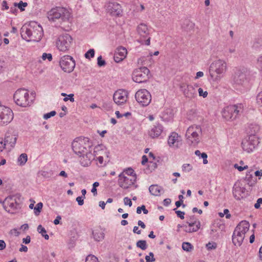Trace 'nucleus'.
<instances>
[{
	"instance_id": "nucleus-1",
	"label": "nucleus",
	"mask_w": 262,
	"mask_h": 262,
	"mask_svg": "<svg viewBox=\"0 0 262 262\" xmlns=\"http://www.w3.org/2000/svg\"><path fill=\"white\" fill-rule=\"evenodd\" d=\"M72 147L74 153L80 158V163L83 166H88L91 162L95 159L98 154L100 146L94 148V154L91 152L92 144L86 137H78L75 138L72 143Z\"/></svg>"
},
{
	"instance_id": "nucleus-45",
	"label": "nucleus",
	"mask_w": 262,
	"mask_h": 262,
	"mask_svg": "<svg viewBox=\"0 0 262 262\" xmlns=\"http://www.w3.org/2000/svg\"><path fill=\"white\" fill-rule=\"evenodd\" d=\"M97 64L99 67H103L106 64V62L102 59V56H100L97 58Z\"/></svg>"
},
{
	"instance_id": "nucleus-40",
	"label": "nucleus",
	"mask_w": 262,
	"mask_h": 262,
	"mask_svg": "<svg viewBox=\"0 0 262 262\" xmlns=\"http://www.w3.org/2000/svg\"><path fill=\"white\" fill-rule=\"evenodd\" d=\"M95 55V50L93 49H90L88 51H87L85 54L84 56L87 59H90V58H92Z\"/></svg>"
},
{
	"instance_id": "nucleus-14",
	"label": "nucleus",
	"mask_w": 262,
	"mask_h": 262,
	"mask_svg": "<svg viewBox=\"0 0 262 262\" xmlns=\"http://www.w3.org/2000/svg\"><path fill=\"white\" fill-rule=\"evenodd\" d=\"M247 82V74L245 70L237 69L232 76V83L235 85H242Z\"/></svg>"
},
{
	"instance_id": "nucleus-57",
	"label": "nucleus",
	"mask_w": 262,
	"mask_h": 262,
	"mask_svg": "<svg viewBox=\"0 0 262 262\" xmlns=\"http://www.w3.org/2000/svg\"><path fill=\"white\" fill-rule=\"evenodd\" d=\"M6 145L5 142H3V140L0 139V152H2L6 148Z\"/></svg>"
},
{
	"instance_id": "nucleus-50",
	"label": "nucleus",
	"mask_w": 262,
	"mask_h": 262,
	"mask_svg": "<svg viewBox=\"0 0 262 262\" xmlns=\"http://www.w3.org/2000/svg\"><path fill=\"white\" fill-rule=\"evenodd\" d=\"M256 102L258 105L262 106V91L257 95Z\"/></svg>"
},
{
	"instance_id": "nucleus-33",
	"label": "nucleus",
	"mask_w": 262,
	"mask_h": 262,
	"mask_svg": "<svg viewBox=\"0 0 262 262\" xmlns=\"http://www.w3.org/2000/svg\"><path fill=\"white\" fill-rule=\"evenodd\" d=\"M37 231L41 234V235L44 237L46 239H49V236L46 233L47 231L45 228H43L41 225L38 226L37 228Z\"/></svg>"
},
{
	"instance_id": "nucleus-3",
	"label": "nucleus",
	"mask_w": 262,
	"mask_h": 262,
	"mask_svg": "<svg viewBox=\"0 0 262 262\" xmlns=\"http://www.w3.org/2000/svg\"><path fill=\"white\" fill-rule=\"evenodd\" d=\"M47 17L50 21L61 23L69 21L71 14L66 8L56 7L48 12Z\"/></svg>"
},
{
	"instance_id": "nucleus-46",
	"label": "nucleus",
	"mask_w": 262,
	"mask_h": 262,
	"mask_svg": "<svg viewBox=\"0 0 262 262\" xmlns=\"http://www.w3.org/2000/svg\"><path fill=\"white\" fill-rule=\"evenodd\" d=\"M173 210L175 211L176 213L177 214L178 217H180L181 219H184L185 212L184 211H181L180 210H177V208H174Z\"/></svg>"
},
{
	"instance_id": "nucleus-6",
	"label": "nucleus",
	"mask_w": 262,
	"mask_h": 262,
	"mask_svg": "<svg viewBox=\"0 0 262 262\" xmlns=\"http://www.w3.org/2000/svg\"><path fill=\"white\" fill-rule=\"evenodd\" d=\"M243 108L242 103L229 105L223 112V116L227 120H234L243 113Z\"/></svg>"
},
{
	"instance_id": "nucleus-54",
	"label": "nucleus",
	"mask_w": 262,
	"mask_h": 262,
	"mask_svg": "<svg viewBox=\"0 0 262 262\" xmlns=\"http://www.w3.org/2000/svg\"><path fill=\"white\" fill-rule=\"evenodd\" d=\"M200 156L203 159V163L204 164H207L208 163V161L207 160V155L205 152H203V153H201Z\"/></svg>"
},
{
	"instance_id": "nucleus-49",
	"label": "nucleus",
	"mask_w": 262,
	"mask_h": 262,
	"mask_svg": "<svg viewBox=\"0 0 262 262\" xmlns=\"http://www.w3.org/2000/svg\"><path fill=\"white\" fill-rule=\"evenodd\" d=\"M198 93L200 96H202L203 98L207 97L208 95V92L207 91H204L202 88L198 89Z\"/></svg>"
},
{
	"instance_id": "nucleus-9",
	"label": "nucleus",
	"mask_w": 262,
	"mask_h": 262,
	"mask_svg": "<svg viewBox=\"0 0 262 262\" xmlns=\"http://www.w3.org/2000/svg\"><path fill=\"white\" fill-rule=\"evenodd\" d=\"M137 101L143 106H147L151 102L150 93L146 89L138 90L135 94Z\"/></svg>"
},
{
	"instance_id": "nucleus-32",
	"label": "nucleus",
	"mask_w": 262,
	"mask_h": 262,
	"mask_svg": "<svg viewBox=\"0 0 262 262\" xmlns=\"http://www.w3.org/2000/svg\"><path fill=\"white\" fill-rule=\"evenodd\" d=\"M28 160V156L26 154H21L17 159V162L20 166L24 165Z\"/></svg>"
},
{
	"instance_id": "nucleus-10",
	"label": "nucleus",
	"mask_w": 262,
	"mask_h": 262,
	"mask_svg": "<svg viewBox=\"0 0 262 262\" xmlns=\"http://www.w3.org/2000/svg\"><path fill=\"white\" fill-rule=\"evenodd\" d=\"M72 41V37L67 33H64L58 37L56 42L57 47L60 51L65 52L69 49Z\"/></svg>"
},
{
	"instance_id": "nucleus-64",
	"label": "nucleus",
	"mask_w": 262,
	"mask_h": 262,
	"mask_svg": "<svg viewBox=\"0 0 262 262\" xmlns=\"http://www.w3.org/2000/svg\"><path fill=\"white\" fill-rule=\"evenodd\" d=\"M145 260L146 262H154L156 260V259L155 258H150L149 256L146 255L145 256Z\"/></svg>"
},
{
	"instance_id": "nucleus-8",
	"label": "nucleus",
	"mask_w": 262,
	"mask_h": 262,
	"mask_svg": "<svg viewBox=\"0 0 262 262\" xmlns=\"http://www.w3.org/2000/svg\"><path fill=\"white\" fill-rule=\"evenodd\" d=\"M227 70L226 62L223 60L219 59L214 61L210 66L209 72L212 78L213 77V73L217 75H223Z\"/></svg>"
},
{
	"instance_id": "nucleus-5",
	"label": "nucleus",
	"mask_w": 262,
	"mask_h": 262,
	"mask_svg": "<svg viewBox=\"0 0 262 262\" xmlns=\"http://www.w3.org/2000/svg\"><path fill=\"white\" fill-rule=\"evenodd\" d=\"M201 134L202 129L200 126L194 125L189 127L186 133L188 144L196 145L200 141Z\"/></svg>"
},
{
	"instance_id": "nucleus-20",
	"label": "nucleus",
	"mask_w": 262,
	"mask_h": 262,
	"mask_svg": "<svg viewBox=\"0 0 262 262\" xmlns=\"http://www.w3.org/2000/svg\"><path fill=\"white\" fill-rule=\"evenodd\" d=\"M108 12L113 16H119L122 12L121 5L117 2H111L107 6Z\"/></svg>"
},
{
	"instance_id": "nucleus-47",
	"label": "nucleus",
	"mask_w": 262,
	"mask_h": 262,
	"mask_svg": "<svg viewBox=\"0 0 262 262\" xmlns=\"http://www.w3.org/2000/svg\"><path fill=\"white\" fill-rule=\"evenodd\" d=\"M42 58L44 60L48 59L49 61H51L52 59V56L50 53H44L42 55Z\"/></svg>"
},
{
	"instance_id": "nucleus-16",
	"label": "nucleus",
	"mask_w": 262,
	"mask_h": 262,
	"mask_svg": "<svg viewBox=\"0 0 262 262\" xmlns=\"http://www.w3.org/2000/svg\"><path fill=\"white\" fill-rule=\"evenodd\" d=\"M127 96V91L124 90H118L114 94L113 100L117 104L121 105L126 102Z\"/></svg>"
},
{
	"instance_id": "nucleus-29",
	"label": "nucleus",
	"mask_w": 262,
	"mask_h": 262,
	"mask_svg": "<svg viewBox=\"0 0 262 262\" xmlns=\"http://www.w3.org/2000/svg\"><path fill=\"white\" fill-rule=\"evenodd\" d=\"M7 200L12 201L17 205H19L20 206V203L21 202V195L19 194H16L13 195H10L7 197Z\"/></svg>"
},
{
	"instance_id": "nucleus-34",
	"label": "nucleus",
	"mask_w": 262,
	"mask_h": 262,
	"mask_svg": "<svg viewBox=\"0 0 262 262\" xmlns=\"http://www.w3.org/2000/svg\"><path fill=\"white\" fill-rule=\"evenodd\" d=\"M136 246L143 250H146L147 248L146 242L145 240L138 241L136 243Z\"/></svg>"
},
{
	"instance_id": "nucleus-22",
	"label": "nucleus",
	"mask_w": 262,
	"mask_h": 262,
	"mask_svg": "<svg viewBox=\"0 0 262 262\" xmlns=\"http://www.w3.org/2000/svg\"><path fill=\"white\" fill-rule=\"evenodd\" d=\"M245 233L239 231L238 228L235 229L232 235V242L235 246H240L244 239Z\"/></svg>"
},
{
	"instance_id": "nucleus-24",
	"label": "nucleus",
	"mask_w": 262,
	"mask_h": 262,
	"mask_svg": "<svg viewBox=\"0 0 262 262\" xmlns=\"http://www.w3.org/2000/svg\"><path fill=\"white\" fill-rule=\"evenodd\" d=\"M137 32L143 38H146L149 34V30L144 24H141L138 26Z\"/></svg>"
},
{
	"instance_id": "nucleus-44",
	"label": "nucleus",
	"mask_w": 262,
	"mask_h": 262,
	"mask_svg": "<svg viewBox=\"0 0 262 262\" xmlns=\"http://www.w3.org/2000/svg\"><path fill=\"white\" fill-rule=\"evenodd\" d=\"M188 224L189 228H193L196 226H198V230L200 228L201 223L200 222H186Z\"/></svg>"
},
{
	"instance_id": "nucleus-27",
	"label": "nucleus",
	"mask_w": 262,
	"mask_h": 262,
	"mask_svg": "<svg viewBox=\"0 0 262 262\" xmlns=\"http://www.w3.org/2000/svg\"><path fill=\"white\" fill-rule=\"evenodd\" d=\"M249 226L250 225L248 222L243 221L237 225L235 229L238 228L239 232L245 234L248 231Z\"/></svg>"
},
{
	"instance_id": "nucleus-38",
	"label": "nucleus",
	"mask_w": 262,
	"mask_h": 262,
	"mask_svg": "<svg viewBox=\"0 0 262 262\" xmlns=\"http://www.w3.org/2000/svg\"><path fill=\"white\" fill-rule=\"evenodd\" d=\"M250 172L251 171H249L247 173L245 180L248 182V185L252 186L253 183L251 182V180L252 179V174H251Z\"/></svg>"
},
{
	"instance_id": "nucleus-7",
	"label": "nucleus",
	"mask_w": 262,
	"mask_h": 262,
	"mask_svg": "<svg viewBox=\"0 0 262 262\" xmlns=\"http://www.w3.org/2000/svg\"><path fill=\"white\" fill-rule=\"evenodd\" d=\"M149 69L145 67L136 69L133 73V80L137 83L146 82L149 79Z\"/></svg>"
},
{
	"instance_id": "nucleus-52",
	"label": "nucleus",
	"mask_w": 262,
	"mask_h": 262,
	"mask_svg": "<svg viewBox=\"0 0 262 262\" xmlns=\"http://www.w3.org/2000/svg\"><path fill=\"white\" fill-rule=\"evenodd\" d=\"M124 203L125 205H128L129 207H131L132 205V202L131 200L128 197H125L124 198Z\"/></svg>"
},
{
	"instance_id": "nucleus-43",
	"label": "nucleus",
	"mask_w": 262,
	"mask_h": 262,
	"mask_svg": "<svg viewBox=\"0 0 262 262\" xmlns=\"http://www.w3.org/2000/svg\"><path fill=\"white\" fill-rule=\"evenodd\" d=\"M141 211H143L144 214H147L148 212V210H147L145 208V206L143 205L140 207H138L137 208V213L138 214H141Z\"/></svg>"
},
{
	"instance_id": "nucleus-36",
	"label": "nucleus",
	"mask_w": 262,
	"mask_h": 262,
	"mask_svg": "<svg viewBox=\"0 0 262 262\" xmlns=\"http://www.w3.org/2000/svg\"><path fill=\"white\" fill-rule=\"evenodd\" d=\"M43 204L41 202L37 203L34 208V214L36 215H38L42 208Z\"/></svg>"
},
{
	"instance_id": "nucleus-19",
	"label": "nucleus",
	"mask_w": 262,
	"mask_h": 262,
	"mask_svg": "<svg viewBox=\"0 0 262 262\" xmlns=\"http://www.w3.org/2000/svg\"><path fill=\"white\" fill-rule=\"evenodd\" d=\"M181 136L176 132H172L169 136L168 144L170 147L178 148L181 144Z\"/></svg>"
},
{
	"instance_id": "nucleus-42",
	"label": "nucleus",
	"mask_w": 262,
	"mask_h": 262,
	"mask_svg": "<svg viewBox=\"0 0 262 262\" xmlns=\"http://www.w3.org/2000/svg\"><path fill=\"white\" fill-rule=\"evenodd\" d=\"M182 168L184 172H189L192 169V166L189 164H184L182 165Z\"/></svg>"
},
{
	"instance_id": "nucleus-37",
	"label": "nucleus",
	"mask_w": 262,
	"mask_h": 262,
	"mask_svg": "<svg viewBox=\"0 0 262 262\" xmlns=\"http://www.w3.org/2000/svg\"><path fill=\"white\" fill-rule=\"evenodd\" d=\"M28 6V4L23 1H20L18 3H14V6H17L18 8L21 11H24L25 9L23 7H26Z\"/></svg>"
},
{
	"instance_id": "nucleus-51",
	"label": "nucleus",
	"mask_w": 262,
	"mask_h": 262,
	"mask_svg": "<svg viewBox=\"0 0 262 262\" xmlns=\"http://www.w3.org/2000/svg\"><path fill=\"white\" fill-rule=\"evenodd\" d=\"M234 167L236 169H237L238 171H242L245 169H246L248 168V166L246 165L244 166H239L237 164H235L234 165Z\"/></svg>"
},
{
	"instance_id": "nucleus-17",
	"label": "nucleus",
	"mask_w": 262,
	"mask_h": 262,
	"mask_svg": "<svg viewBox=\"0 0 262 262\" xmlns=\"http://www.w3.org/2000/svg\"><path fill=\"white\" fill-rule=\"evenodd\" d=\"M246 188L241 187L239 184L236 183L233 187V194L234 197L237 200L245 198L248 193L246 191Z\"/></svg>"
},
{
	"instance_id": "nucleus-59",
	"label": "nucleus",
	"mask_w": 262,
	"mask_h": 262,
	"mask_svg": "<svg viewBox=\"0 0 262 262\" xmlns=\"http://www.w3.org/2000/svg\"><path fill=\"white\" fill-rule=\"evenodd\" d=\"M206 247L208 249H214L216 248V244H214V245L211 244V243H209L206 245Z\"/></svg>"
},
{
	"instance_id": "nucleus-15",
	"label": "nucleus",
	"mask_w": 262,
	"mask_h": 262,
	"mask_svg": "<svg viewBox=\"0 0 262 262\" xmlns=\"http://www.w3.org/2000/svg\"><path fill=\"white\" fill-rule=\"evenodd\" d=\"M136 181L135 177L133 176L129 178L128 177L125 176L124 172H122L119 175L118 184L123 189L128 188L134 184Z\"/></svg>"
},
{
	"instance_id": "nucleus-56",
	"label": "nucleus",
	"mask_w": 262,
	"mask_h": 262,
	"mask_svg": "<svg viewBox=\"0 0 262 262\" xmlns=\"http://www.w3.org/2000/svg\"><path fill=\"white\" fill-rule=\"evenodd\" d=\"M68 96L69 97V98H68V97L64 98H63V101H67L68 100H70V101H71V102H74V94H69L68 95Z\"/></svg>"
},
{
	"instance_id": "nucleus-61",
	"label": "nucleus",
	"mask_w": 262,
	"mask_h": 262,
	"mask_svg": "<svg viewBox=\"0 0 262 262\" xmlns=\"http://www.w3.org/2000/svg\"><path fill=\"white\" fill-rule=\"evenodd\" d=\"M148 162V158L146 156L143 155L142 157L141 163L142 165H145Z\"/></svg>"
},
{
	"instance_id": "nucleus-18",
	"label": "nucleus",
	"mask_w": 262,
	"mask_h": 262,
	"mask_svg": "<svg viewBox=\"0 0 262 262\" xmlns=\"http://www.w3.org/2000/svg\"><path fill=\"white\" fill-rule=\"evenodd\" d=\"M181 89L184 95L187 98L192 99L196 96L195 89L194 87L191 85H185L183 84L181 86Z\"/></svg>"
},
{
	"instance_id": "nucleus-23",
	"label": "nucleus",
	"mask_w": 262,
	"mask_h": 262,
	"mask_svg": "<svg viewBox=\"0 0 262 262\" xmlns=\"http://www.w3.org/2000/svg\"><path fill=\"white\" fill-rule=\"evenodd\" d=\"M163 130V127L162 125L157 123L149 131V135L152 138L158 137L161 134Z\"/></svg>"
},
{
	"instance_id": "nucleus-53",
	"label": "nucleus",
	"mask_w": 262,
	"mask_h": 262,
	"mask_svg": "<svg viewBox=\"0 0 262 262\" xmlns=\"http://www.w3.org/2000/svg\"><path fill=\"white\" fill-rule=\"evenodd\" d=\"M84 198H83L82 196H78L76 198V200L77 202L79 205L82 206L84 204V201H83Z\"/></svg>"
},
{
	"instance_id": "nucleus-58",
	"label": "nucleus",
	"mask_w": 262,
	"mask_h": 262,
	"mask_svg": "<svg viewBox=\"0 0 262 262\" xmlns=\"http://www.w3.org/2000/svg\"><path fill=\"white\" fill-rule=\"evenodd\" d=\"M187 222H200L199 220H198L194 215H191L189 216L188 218V220Z\"/></svg>"
},
{
	"instance_id": "nucleus-35",
	"label": "nucleus",
	"mask_w": 262,
	"mask_h": 262,
	"mask_svg": "<svg viewBox=\"0 0 262 262\" xmlns=\"http://www.w3.org/2000/svg\"><path fill=\"white\" fill-rule=\"evenodd\" d=\"M193 248V246L188 242H184L182 244V249L187 252L190 251Z\"/></svg>"
},
{
	"instance_id": "nucleus-63",
	"label": "nucleus",
	"mask_w": 262,
	"mask_h": 262,
	"mask_svg": "<svg viewBox=\"0 0 262 262\" xmlns=\"http://www.w3.org/2000/svg\"><path fill=\"white\" fill-rule=\"evenodd\" d=\"M257 64L259 67L262 68V56H259L257 60Z\"/></svg>"
},
{
	"instance_id": "nucleus-13",
	"label": "nucleus",
	"mask_w": 262,
	"mask_h": 262,
	"mask_svg": "<svg viewBox=\"0 0 262 262\" xmlns=\"http://www.w3.org/2000/svg\"><path fill=\"white\" fill-rule=\"evenodd\" d=\"M259 141L256 136L249 135L248 139L244 140L242 143L243 149L248 152L253 151Z\"/></svg>"
},
{
	"instance_id": "nucleus-60",
	"label": "nucleus",
	"mask_w": 262,
	"mask_h": 262,
	"mask_svg": "<svg viewBox=\"0 0 262 262\" xmlns=\"http://www.w3.org/2000/svg\"><path fill=\"white\" fill-rule=\"evenodd\" d=\"M10 233L12 234H14L16 236H18L20 234L19 232L16 228L12 229L10 231Z\"/></svg>"
},
{
	"instance_id": "nucleus-39",
	"label": "nucleus",
	"mask_w": 262,
	"mask_h": 262,
	"mask_svg": "<svg viewBox=\"0 0 262 262\" xmlns=\"http://www.w3.org/2000/svg\"><path fill=\"white\" fill-rule=\"evenodd\" d=\"M184 231L186 232L191 233L196 232L198 230V226H196L193 228H189V226L184 225Z\"/></svg>"
},
{
	"instance_id": "nucleus-31",
	"label": "nucleus",
	"mask_w": 262,
	"mask_h": 262,
	"mask_svg": "<svg viewBox=\"0 0 262 262\" xmlns=\"http://www.w3.org/2000/svg\"><path fill=\"white\" fill-rule=\"evenodd\" d=\"M93 235L95 241L99 242L104 237V234L100 231H95L93 232Z\"/></svg>"
},
{
	"instance_id": "nucleus-30",
	"label": "nucleus",
	"mask_w": 262,
	"mask_h": 262,
	"mask_svg": "<svg viewBox=\"0 0 262 262\" xmlns=\"http://www.w3.org/2000/svg\"><path fill=\"white\" fill-rule=\"evenodd\" d=\"M249 132L250 135L256 136V134L259 132L260 127L257 124H251L249 126Z\"/></svg>"
},
{
	"instance_id": "nucleus-25",
	"label": "nucleus",
	"mask_w": 262,
	"mask_h": 262,
	"mask_svg": "<svg viewBox=\"0 0 262 262\" xmlns=\"http://www.w3.org/2000/svg\"><path fill=\"white\" fill-rule=\"evenodd\" d=\"M17 139V137L15 135H12L9 133H7L6 134L4 141L6 144H9L10 145L11 147H14L16 144Z\"/></svg>"
},
{
	"instance_id": "nucleus-4",
	"label": "nucleus",
	"mask_w": 262,
	"mask_h": 262,
	"mask_svg": "<svg viewBox=\"0 0 262 262\" xmlns=\"http://www.w3.org/2000/svg\"><path fill=\"white\" fill-rule=\"evenodd\" d=\"M13 99L15 103L21 107H27L32 102L30 99L28 91L25 89H18L14 94Z\"/></svg>"
},
{
	"instance_id": "nucleus-62",
	"label": "nucleus",
	"mask_w": 262,
	"mask_h": 262,
	"mask_svg": "<svg viewBox=\"0 0 262 262\" xmlns=\"http://www.w3.org/2000/svg\"><path fill=\"white\" fill-rule=\"evenodd\" d=\"M30 241H31V238H30V236L29 235L27 236V237L26 238H24L23 239V243H25V244H28L30 243Z\"/></svg>"
},
{
	"instance_id": "nucleus-26",
	"label": "nucleus",
	"mask_w": 262,
	"mask_h": 262,
	"mask_svg": "<svg viewBox=\"0 0 262 262\" xmlns=\"http://www.w3.org/2000/svg\"><path fill=\"white\" fill-rule=\"evenodd\" d=\"M149 191L151 194L155 196H160L161 192H164L163 188L158 185H152L150 186Z\"/></svg>"
},
{
	"instance_id": "nucleus-2",
	"label": "nucleus",
	"mask_w": 262,
	"mask_h": 262,
	"mask_svg": "<svg viewBox=\"0 0 262 262\" xmlns=\"http://www.w3.org/2000/svg\"><path fill=\"white\" fill-rule=\"evenodd\" d=\"M21 37L27 41H39L43 36L41 26L35 21L23 26L20 29Z\"/></svg>"
},
{
	"instance_id": "nucleus-21",
	"label": "nucleus",
	"mask_w": 262,
	"mask_h": 262,
	"mask_svg": "<svg viewBox=\"0 0 262 262\" xmlns=\"http://www.w3.org/2000/svg\"><path fill=\"white\" fill-rule=\"evenodd\" d=\"M127 53V50L125 48L122 47L118 48L114 56L115 61L117 63L122 61L126 57Z\"/></svg>"
},
{
	"instance_id": "nucleus-12",
	"label": "nucleus",
	"mask_w": 262,
	"mask_h": 262,
	"mask_svg": "<svg viewBox=\"0 0 262 262\" xmlns=\"http://www.w3.org/2000/svg\"><path fill=\"white\" fill-rule=\"evenodd\" d=\"M59 64L62 70L67 73L72 72L75 66V60L69 55L62 56L60 59Z\"/></svg>"
},
{
	"instance_id": "nucleus-28",
	"label": "nucleus",
	"mask_w": 262,
	"mask_h": 262,
	"mask_svg": "<svg viewBox=\"0 0 262 262\" xmlns=\"http://www.w3.org/2000/svg\"><path fill=\"white\" fill-rule=\"evenodd\" d=\"M5 203H7L9 207L10 208L8 211L9 212L13 213L15 211L17 210L18 209L20 208L19 205H17L16 204L10 200H7V198L5 200Z\"/></svg>"
},
{
	"instance_id": "nucleus-11",
	"label": "nucleus",
	"mask_w": 262,
	"mask_h": 262,
	"mask_svg": "<svg viewBox=\"0 0 262 262\" xmlns=\"http://www.w3.org/2000/svg\"><path fill=\"white\" fill-rule=\"evenodd\" d=\"M13 118V113L9 107L0 105V126L7 125Z\"/></svg>"
},
{
	"instance_id": "nucleus-48",
	"label": "nucleus",
	"mask_w": 262,
	"mask_h": 262,
	"mask_svg": "<svg viewBox=\"0 0 262 262\" xmlns=\"http://www.w3.org/2000/svg\"><path fill=\"white\" fill-rule=\"evenodd\" d=\"M56 113L55 111H51L50 113H47L44 115L43 118L45 119H48L51 117L54 116L56 115Z\"/></svg>"
},
{
	"instance_id": "nucleus-55",
	"label": "nucleus",
	"mask_w": 262,
	"mask_h": 262,
	"mask_svg": "<svg viewBox=\"0 0 262 262\" xmlns=\"http://www.w3.org/2000/svg\"><path fill=\"white\" fill-rule=\"evenodd\" d=\"M124 172L128 176H131L132 177H133V176L135 177L136 176L135 173H134V174L133 175L134 171V170L132 168H128V169L126 170V171H124Z\"/></svg>"
},
{
	"instance_id": "nucleus-41",
	"label": "nucleus",
	"mask_w": 262,
	"mask_h": 262,
	"mask_svg": "<svg viewBox=\"0 0 262 262\" xmlns=\"http://www.w3.org/2000/svg\"><path fill=\"white\" fill-rule=\"evenodd\" d=\"M85 262H98V261L95 256L89 255L86 257Z\"/></svg>"
}]
</instances>
